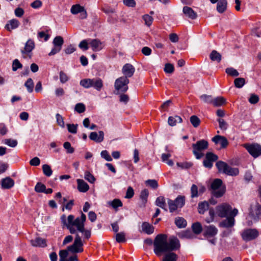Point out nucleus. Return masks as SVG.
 Wrapping results in <instances>:
<instances>
[{"instance_id": "f257e3e1", "label": "nucleus", "mask_w": 261, "mask_h": 261, "mask_svg": "<svg viewBox=\"0 0 261 261\" xmlns=\"http://www.w3.org/2000/svg\"><path fill=\"white\" fill-rule=\"evenodd\" d=\"M62 223L66 226L67 228L72 234L75 233L73 244L68 246V250L73 253L82 252L83 251V243L77 231L83 234L84 238L89 239L91 237V230L85 228V222L86 220V215L82 213L80 217L74 219L73 215H70L66 220V216L63 215L61 217Z\"/></svg>"}, {"instance_id": "f03ea898", "label": "nucleus", "mask_w": 261, "mask_h": 261, "mask_svg": "<svg viewBox=\"0 0 261 261\" xmlns=\"http://www.w3.org/2000/svg\"><path fill=\"white\" fill-rule=\"evenodd\" d=\"M153 246L154 252L158 256L164 254L162 261H177L178 256L173 251L179 249L180 245L176 237L168 239L166 234H158L154 239Z\"/></svg>"}, {"instance_id": "7ed1b4c3", "label": "nucleus", "mask_w": 261, "mask_h": 261, "mask_svg": "<svg viewBox=\"0 0 261 261\" xmlns=\"http://www.w3.org/2000/svg\"><path fill=\"white\" fill-rule=\"evenodd\" d=\"M208 143L205 140H200L196 143L192 144L193 153L197 159H200L203 156V151L207 149Z\"/></svg>"}, {"instance_id": "20e7f679", "label": "nucleus", "mask_w": 261, "mask_h": 261, "mask_svg": "<svg viewBox=\"0 0 261 261\" xmlns=\"http://www.w3.org/2000/svg\"><path fill=\"white\" fill-rule=\"evenodd\" d=\"M216 165L219 172H222L230 176H236L239 174V171L238 168H232L224 162L219 161Z\"/></svg>"}, {"instance_id": "39448f33", "label": "nucleus", "mask_w": 261, "mask_h": 261, "mask_svg": "<svg viewBox=\"0 0 261 261\" xmlns=\"http://www.w3.org/2000/svg\"><path fill=\"white\" fill-rule=\"evenodd\" d=\"M222 181L220 179H216L211 184V188L213 190V195L217 197H221L225 192V188H221Z\"/></svg>"}, {"instance_id": "423d86ee", "label": "nucleus", "mask_w": 261, "mask_h": 261, "mask_svg": "<svg viewBox=\"0 0 261 261\" xmlns=\"http://www.w3.org/2000/svg\"><path fill=\"white\" fill-rule=\"evenodd\" d=\"M129 80L121 76L117 79L115 82V88L119 92H125L128 90Z\"/></svg>"}, {"instance_id": "0eeeda50", "label": "nucleus", "mask_w": 261, "mask_h": 261, "mask_svg": "<svg viewBox=\"0 0 261 261\" xmlns=\"http://www.w3.org/2000/svg\"><path fill=\"white\" fill-rule=\"evenodd\" d=\"M64 43V40L62 37L60 36H56L53 40V44L54 47L50 52L48 54V56H51L59 53L62 49V45Z\"/></svg>"}, {"instance_id": "6e6552de", "label": "nucleus", "mask_w": 261, "mask_h": 261, "mask_svg": "<svg viewBox=\"0 0 261 261\" xmlns=\"http://www.w3.org/2000/svg\"><path fill=\"white\" fill-rule=\"evenodd\" d=\"M232 211L231 206L226 203L222 204L216 207V213L221 218L226 217L228 215L230 216Z\"/></svg>"}, {"instance_id": "1a4fd4ad", "label": "nucleus", "mask_w": 261, "mask_h": 261, "mask_svg": "<svg viewBox=\"0 0 261 261\" xmlns=\"http://www.w3.org/2000/svg\"><path fill=\"white\" fill-rule=\"evenodd\" d=\"M244 147L254 158L261 155V146L258 144H245Z\"/></svg>"}, {"instance_id": "9d476101", "label": "nucleus", "mask_w": 261, "mask_h": 261, "mask_svg": "<svg viewBox=\"0 0 261 261\" xmlns=\"http://www.w3.org/2000/svg\"><path fill=\"white\" fill-rule=\"evenodd\" d=\"M238 213V210L237 208H234L232 211L231 212L230 216L221 222L220 224V226L226 228L232 227L234 224L235 221L234 217L237 215Z\"/></svg>"}, {"instance_id": "9b49d317", "label": "nucleus", "mask_w": 261, "mask_h": 261, "mask_svg": "<svg viewBox=\"0 0 261 261\" xmlns=\"http://www.w3.org/2000/svg\"><path fill=\"white\" fill-rule=\"evenodd\" d=\"M258 236V232L255 229H247L242 233L243 239L245 241H249L255 239Z\"/></svg>"}, {"instance_id": "f8f14e48", "label": "nucleus", "mask_w": 261, "mask_h": 261, "mask_svg": "<svg viewBox=\"0 0 261 261\" xmlns=\"http://www.w3.org/2000/svg\"><path fill=\"white\" fill-rule=\"evenodd\" d=\"M218 156L211 152H207L205 155V159L203 161V166L208 168H211L213 163L218 160Z\"/></svg>"}, {"instance_id": "ddd939ff", "label": "nucleus", "mask_w": 261, "mask_h": 261, "mask_svg": "<svg viewBox=\"0 0 261 261\" xmlns=\"http://www.w3.org/2000/svg\"><path fill=\"white\" fill-rule=\"evenodd\" d=\"M261 215V205L257 203L252 207L249 213V217L254 221H257Z\"/></svg>"}, {"instance_id": "4468645a", "label": "nucleus", "mask_w": 261, "mask_h": 261, "mask_svg": "<svg viewBox=\"0 0 261 261\" xmlns=\"http://www.w3.org/2000/svg\"><path fill=\"white\" fill-rule=\"evenodd\" d=\"M135 71V68L130 64H125L122 69V72L124 75V76L123 77H126L127 79L132 77Z\"/></svg>"}, {"instance_id": "2eb2a0df", "label": "nucleus", "mask_w": 261, "mask_h": 261, "mask_svg": "<svg viewBox=\"0 0 261 261\" xmlns=\"http://www.w3.org/2000/svg\"><path fill=\"white\" fill-rule=\"evenodd\" d=\"M31 245L35 247H45L47 246L45 239L40 237H36L30 241Z\"/></svg>"}, {"instance_id": "dca6fc26", "label": "nucleus", "mask_w": 261, "mask_h": 261, "mask_svg": "<svg viewBox=\"0 0 261 261\" xmlns=\"http://www.w3.org/2000/svg\"><path fill=\"white\" fill-rule=\"evenodd\" d=\"M218 233L217 228L214 225L205 226L204 227V235L207 238L213 237Z\"/></svg>"}, {"instance_id": "f3484780", "label": "nucleus", "mask_w": 261, "mask_h": 261, "mask_svg": "<svg viewBox=\"0 0 261 261\" xmlns=\"http://www.w3.org/2000/svg\"><path fill=\"white\" fill-rule=\"evenodd\" d=\"M212 141L216 144H220L221 147L224 148H226L228 145V141L227 139L223 136L217 135L213 138Z\"/></svg>"}, {"instance_id": "a211bd4d", "label": "nucleus", "mask_w": 261, "mask_h": 261, "mask_svg": "<svg viewBox=\"0 0 261 261\" xmlns=\"http://www.w3.org/2000/svg\"><path fill=\"white\" fill-rule=\"evenodd\" d=\"M89 138L91 140L100 143L103 140L104 133L102 131H99L98 133L91 132L89 135Z\"/></svg>"}, {"instance_id": "6ab92c4d", "label": "nucleus", "mask_w": 261, "mask_h": 261, "mask_svg": "<svg viewBox=\"0 0 261 261\" xmlns=\"http://www.w3.org/2000/svg\"><path fill=\"white\" fill-rule=\"evenodd\" d=\"M14 185V181L10 177H7L1 180V187L3 189H9Z\"/></svg>"}, {"instance_id": "aec40b11", "label": "nucleus", "mask_w": 261, "mask_h": 261, "mask_svg": "<svg viewBox=\"0 0 261 261\" xmlns=\"http://www.w3.org/2000/svg\"><path fill=\"white\" fill-rule=\"evenodd\" d=\"M182 12L184 14L191 19H195L197 18V13L190 7L185 6L183 8Z\"/></svg>"}, {"instance_id": "412c9836", "label": "nucleus", "mask_w": 261, "mask_h": 261, "mask_svg": "<svg viewBox=\"0 0 261 261\" xmlns=\"http://www.w3.org/2000/svg\"><path fill=\"white\" fill-rule=\"evenodd\" d=\"M35 47V43L33 40L29 39L25 43L24 49L21 50V53L23 55L27 54L32 51Z\"/></svg>"}, {"instance_id": "4be33fe9", "label": "nucleus", "mask_w": 261, "mask_h": 261, "mask_svg": "<svg viewBox=\"0 0 261 261\" xmlns=\"http://www.w3.org/2000/svg\"><path fill=\"white\" fill-rule=\"evenodd\" d=\"M77 189L81 192H86L89 189V186L83 179H77Z\"/></svg>"}, {"instance_id": "5701e85b", "label": "nucleus", "mask_w": 261, "mask_h": 261, "mask_svg": "<svg viewBox=\"0 0 261 261\" xmlns=\"http://www.w3.org/2000/svg\"><path fill=\"white\" fill-rule=\"evenodd\" d=\"M20 23L19 21L16 19H13L9 20L5 25V28L8 31H11L13 29H15L18 27Z\"/></svg>"}, {"instance_id": "b1692460", "label": "nucleus", "mask_w": 261, "mask_h": 261, "mask_svg": "<svg viewBox=\"0 0 261 261\" xmlns=\"http://www.w3.org/2000/svg\"><path fill=\"white\" fill-rule=\"evenodd\" d=\"M103 87V82L100 78L91 79V87L94 88L97 91H100Z\"/></svg>"}, {"instance_id": "393cba45", "label": "nucleus", "mask_w": 261, "mask_h": 261, "mask_svg": "<svg viewBox=\"0 0 261 261\" xmlns=\"http://www.w3.org/2000/svg\"><path fill=\"white\" fill-rule=\"evenodd\" d=\"M89 44L94 51H99L102 48L101 42L97 39L91 40Z\"/></svg>"}, {"instance_id": "a878e982", "label": "nucleus", "mask_w": 261, "mask_h": 261, "mask_svg": "<svg viewBox=\"0 0 261 261\" xmlns=\"http://www.w3.org/2000/svg\"><path fill=\"white\" fill-rule=\"evenodd\" d=\"M182 122L181 118L177 115L170 116L168 118V122L169 125L173 126L176 125L177 123H180Z\"/></svg>"}, {"instance_id": "bb28decb", "label": "nucleus", "mask_w": 261, "mask_h": 261, "mask_svg": "<svg viewBox=\"0 0 261 261\" xmlns=\"http://www.w3.org/2000/svg\"><path fill=\"white\" fill-rule=\"evenodd\" d=\"M142 231L148 234H150L154 231V227L148 222H145L142 224Z\"/></svg>"}, {"instance_id": "cd10ccee", "label": "nucleus", "mask_w": 261, "mask_h": 261, "mask_svg": "<svg viewBox=\"0 0 261 261\" xmlns=\"http://www.w3.org/2000/svg\"><path fill=\"white\" fill-rule=\"evenodd\" d=\"M226 0H219L217 5V10L220 13H223L227 8Z\"/></svg>"}, {"instance_id": "c85d7f7f", "label": "nucleus", "mask_w": 261, "mask_h": 261, "mask_svg": "<svg viewBox=\"0 0 261 261\" xmlns=\"http://www.w3.org/2000/svg\"><path fill=\"white\" fill-rule=\"evenodd\" d=\"M155 204L164 210L165 211H167L166 207V204L165 201V198L163 196H160L158 197L155 200Z\"/></svg>"}, {"instance_id": "c756f323", "label": "nucleus", "mask_w": 261, "mask_h": 261, "mask_svg": "<svg viewBox=\"0 0 261 261\" xmlns=\"http://www.w3.org/2000/svg\"><path fill=\"white\" fill-rule=\"evenodd\" d=\"M210 58L213 61L219 63L221 60V55L217 51L213 50L210 55Z\"/></svg>"}, {"instance_id": "7c9ffc66", "label": "nucleus", "mask_w": 261, "mask_h": 261, "mask_svg": "<svg viewBox=\"0 0 261 261\" xmlns=\"http://www.w3.org/2000/svg\"><path fill=\"white\" fill-rule=\"evenodd\" d=\"M226 99L223 97H217L213 98L212 105L215 107H219L225 103Z\"/></svg>"}, {"instance_id": "2f4dec72", "label": "nucleus", "mask_w": 261, "mask_h": 261, "mask_svg": "<svg viewBox=\"0 0 261 261\" xmlns=\"http://www.w3.org/2000/svg\"><path fill=\"white\" fill-rule=\"evenodd\" d=\"M84 8L79 4L74 5L71 7L70 11L72 14H77L84 11Z\"/></svg>"}, {"instance_id": "473e14b6", "label": "nucleus", "mask_w": 261, "mask_h": 261, "mask_svg": "<svg viewBox=\"0 0 261 261\" xmlns=\"http://www.w3.org/2000/svg\"><path fill=\"white\" fill-rule=\"evenodd\" d=\"M193 231L195 234H199L202 230V227L201 224L199 222H196L193 224L192 226Z\"/></svg>"}, {"instance_id": "72a5a7b5", "label": "nucleus", "mask_w": 261, "mask_h": 261, "mask_svg": "<svg viewBox=\"0 0 261 261\" xmlns=\"http://www.w3.org/2000/svg\"><path fill=\"white\" fill-rule=\"evenodd\" d=\"M25 87L27 88L28 91L29 93H31L33 91L34 84L33 80L31 78H29L27 80L24 84Z\"/></svg>"}, {"instance_id": "f704fd0d", "label": "nucleus", "mask_w": 261, "mask_h": 261, "mask_svg": "<svg viewBox=\"0 0 261 261\" xmlns=\"http://www.w3.org/2000/svg\"><path fill=\"white\" fill-rule=\"evenodd\" d=\"M208 208V203L206 201L202 202L198 204V212L200 214H203Z\"/></svg>"}, {"instance_id": "c9c22d12", "label": "nucleus", "mask_w": 261, "mask_h": 261, "mask_svg": "<svg viewBox=\"0 0 261 261\" xmlns=\"http://www.w3.org/2000/svg\"><path fill=\"white\" fill-rule=\"evenodd\" d=\"M42 170L44 174L47 177L52 175L53 171L50 166L47 164H44L42 166Z\"/></svg>"}, {"instance_id": "e433bc0d", "label": "nucleus", "mask_w": 261, "mask_h": 261, "mask_svg": "<svg viewBox=\"0 0 261 261\" xmlns=\"http://www.w3.org/2000/svg\"><path fill=\"white\" fill-rule=\"evenodd\" d=\"M175 223L176 226L179 228H182L186 227L187 225L186 221L181 217L176 218Z\"/></svg>"}, {"instance_id": "4c0bfd02", "label": "nucleus", "mask_w": 261, "mask_h": 261, "mask_svg": "<svg viewBox=\"0 0 261 261\" xmlns=\"http://www.w3.org/2000/svg\"><path fill=\"white\" fill-rule=\"evenodd\" d=\"M245 84V80L242 77H238L234 80V84L238 88H242Z\"/></svg>"}, {"instance_id": "58836bf2", "label": "nucleus", "mask_w": 261, "mask_h": 261, "mask_svg": "<svg viewBox=\"0 0 261 261\" xmlns=\"http://www.w3.org/2000/svg\"><path fill=\"white\" fill-rule=\"evenodd\" d=\"M80 85L85 88H90L91 87V79H85L80 81Z\"/></svg>"}, {"instance_id": "ea45409f", "label": "nucleus", "mask_w": 261, "mask_h": 261, "mask_svg": "<svg viewBox=\"0 0 261 261\" xmlns=\"http://www.w3.org/2000/svg\"><path fill=\"white\" fill-rule=\"evenodd\" d=\"M84 178L86 180L91 184H93L95 181L94 176L88 171H85Z\"/></svg>"}, {"instance_id": "a19ab883", "label": "nucleus", "mask_w": 261, "mask_h": 261, "mask_svg": "<svg viewBox=\"0 0 261 261\" xmlns=\"http://www.w3.org/2000/svg\"><path fill=\"white\" fill-rule=\"evenodd\" d=\"M190 122L194 127H198L200 123L199 118L195 115L192 116L190 118Z\"/></svg>"}, {"instance_id": "79ce46f5", "label": "nucleus", "mask_w": 261, "mask_h": 261, "mask_svg": "<svg viewBox=\"0 0 261 261\" xmlns=\"http://www.w3.org/2000/svg\"><path fill=\"white\" fill-rule=\"evenodd\" d=\"M148 194V191L146 189L142 190L141 192L140 197L142 200V202L144 205L146 203V202L147 201Z\"/></svg>"}, {"instance_id": "37998d69", "label": "nucleus", "mask_w": 261, "mask_h": 261, "mask_svg": "<svg viewBox=\"0 0 261 261\" xmlns=\"http://www.w3.org/2000/svg\"><path fill=\"white\" fill-rule=\"evenodd\" d=\"M226 73L231 76H238L239 75L238 71L232 67L227 68Z\"/></svg>"}, {"instance_id": "c03bdc74", "label": "nucleus", "mask_w": 261, "mask_h": 261, "mask_svg": "<svg viewBox=\"0 0 261 261\" xmlns=\"http://www.w3.org/2000/svg\"><path fill=\"white\" fill-rule=\"evenodd\" d=\"M168 204L169 205V211L171 213L175 211L177 208H178L174 200L168 199Z\"/></svg>"}, {"instance_id": "a18cd8bd", "label": "nucleus", "mask_w": 261, "mask_h": 261, "mask_svg": "<svg viewBox=\"0 0 261 261\" xmlns=\"http://www.w3.org/2000/svg\"><path fill=\"white\" fill-rule=\"evenodd\" d=\"M46 186L41 183L38 182L35 187V190L38 193H44L45 191Z\"/></svg>"}, {"instance_id": "49530a36", "label": "nucleus", "mask_w": 261, "mask_h": 261, "mask_svg": "<svg viewBox=\"0 0 261 261\" xmlns=\"http://www.w3.org/2000/svg\"><path fill=\"white\" fill-rule=\"evenodd\" d=\"M109 204L114 208L122 206V202L118 199H115L113 201L109 202Z\"/></svg>"}, {"instance_id": "de8ad7c7", "label": "nucleus", "mask_w": 261, "mask_h": 261, "mask_svg": "<svg viewBox=\"0 0 261 261\" xmlns=\"http://www.w3.org/2000/svg\"><path fill=\"white\" fill-rule=\"evenodd\" d=\"M142 18L144 21H145V24L146 25L149 27L151 25L153 19L151 16L148 14H145L143 16Z\"/></svg>"}, {"instance_id": "09e8293b", "label": "nucleus", "mask_w": 261, "mask_h": 261, "mask_svg": "<svg viewBox=\"0 0 261 261\" xmlns=\"http://www.w3.org/2000/svg\"><path fill=\"white\" fill-rule=\"evenodd\" d=\"M146 184L147 186H150L153 189H156L158 187V184L155 179H148L145 181Z\"/></svg>"}, {"instance_id": "8fccbe9b", "label": "nucleus", "mask_w": 261, "mask_h": 261, "mask_svg": "<svg viewBox=\"0 0 261 261\" xmlns=\"http://www.w3.org/2000/svg\"><path fill=\"white\" fill-rule=\"evenodd\" d=\"M200 99L205 103L212 104L213 98L211 95L203 94L200 96Z\"/></svg>"}, {"instance_id": "3c124183", "label": "nucleus", "mask_w": 261, "mask_h": 261, "mask_svg": "<svg viewBox=\"0 0 261 261\" xmlns=\"http://www.w3.org/2000/svg\"><path fill=\"white\" fill-rule=\"evenodd\" d=\"M116 240L118 243H122L125 241V236L124 232L117 233L116 234Z\"/></svg>"}, {"instance_id": "603ef678", "label": "nucleus", "mask_w": 261, "mask_h": 261, "mask_svg": "<svg viewBox=\"0 0 261 261\" xmlns=\"http://www.w3.org/2000/svg\"><path fill=\"white\" fill-rule=\"evenodd\" d=\"M74 109L79 113H82L85 111L86 108L83 103H78L75 105Z\"/></svg>"}, {"instance_id": "864d4df0", "label": "nucleus", "mask_w": 261, "mask_h": 261, "mask_svg": "<svg viewBox=\"0 0 261 261\" xmlns=\"http://www.w3.org/2000/svg\"><path fill=\"white\" fill-rule=\"evenodd\" d=\"M178 207H181L185 204V199L182 196H178L174 200Z\"/></svg>"}, {"instance_id": "5fc2aeb1", "label": "nucleus", "mask_w": 261, "mask_h": 261, "mask_svg": "<svg viewBox=\"0 0 261 261\" xmlns=\"http://www.w3.org/2000/svg\"><path fill=\"white\" fill-rule=\"evenodd\" d=\"M60 80L61 83L64 84L69 80V77L64 72L61 71L59 73Z\"/></svg>"}, {"instance_id": "6e6d98bb", "label": "nucleus", "mask_w": 261, "mask_h": 261, "mask_svg": "<svg viewBox=\"0 0 261 261\" xmlns=\"http://www.w3.org/2000/svg\"><path fill=\"white\" fill-rule=\"evenodd\" d=\"M4 143L11 147H15L17 145V141L16 140L7 139L5 140Z\"/></svg>"}, {"instance_id": "4d7b16f0", "label": "nucleus", "mask_w": 261, "mask_h": 261, "mask_svg": "<svg viewBox=\"0 0 261 261\" xmlns=\"http://www.w3.org/2000/svg\"><path fill=\"white\" fill-rule=\"evenodd\" d=\"M191 197H197L198 196V189L196 185H193L191 188Z\"/></svg>"}, {"instance_id": "13d9d810", "label": "nucleus", "mask_w": 261, "mask_h": 261, "mask_svg": "<svg viewBox=\"0 0 261 261\" xmlns=\"http://www.w3.org/2000/svg\"><path fill=\"white\" fill-rule=\"evenodd\" d=\"M22 67V64L20 63L18 59H15L12 64V69L15 71L18 69L21 68Z\"/></svg>"}, {"instance_id": "bf43d9fd", "label": "nucleus", "mask_w": 261, "mask_h": 261, "mask_svg": "<svg viewBox=\"0 0 261 261\" xmlns=\"http://www.w3.org/2000/svg\"><path fill=\"white\" fill-rule=\"evenodd\" d=\"M56 118L58 124L62 127H64L65 124L63 117L59 114H57Z\"/></svg>"}, {"instance_id": "052dcab7", "label": "nucleus", "mask_w": 261, "mask_h": 261, "mask_svg": "<svg viewBox=\"0 0 261 261\" xmlns=\"http://www.w3.org/2000/svg\"><path fill=\"white\" fill-rule=\"evenodd\" d=\"M176 165L181 169H189L192 166V164L190 162L177 163Z\"/></svg>"}, {"instance_id": "680f3d73", "label": "nucleus", "mask_w": 261, "mask_h": 261, "mask_svg": "<svg viewBox=\"0 0 261 261\" xmlns=\"http://www.w3.org/2000/svg\"><path fill=\"white\" fill-rule=\"evenodd\" d=\"M68 254V251L66 250H62L59 252L60 261H66V258Z\"/></svg>"}, {"instance_id": "e2e57ef3", "label": "nucleus", "mask_w": 261, "mask_h": 261, "mask_svg": "<svg viewBox=\"0 0 261 261\" xmlns=\"http://www.w3.org/2000/svg\"><path fill=\"white\" fill-rule=\"evenodd\" d=\"M63 146L68 153H72L74 152V148L71 147V144L69 142H66L64 143Z\"/></svg>"}, {"instance_id": "0e129e2a", "label": "nucleus", "mask_w": 261, "mask_h": 261, "mask_svg": "<svg viewBox=\"0 0 261 261\" xmlns=\"http://www.w3.org/2000/svg\"><path fill=\"white\" fill-rule=\"evenodd\" d=\"M67 126L68 130L70 133H72V134L76 133L77 124L75 125L73 124H68L67 125Z\"/></svg>"}, {"instance_id": "69168bd1", "label": "nucleus", "mask_w": 261, "mask_h": 261, "mask_svg": "<svg viewBox=\"0 0 261 261\" xmlns=\"http://www.w3.org/2000/svg\"><path fill=\"white\" fill-rule=\"evenodd\" d=\"M219 122V127L222 130H226L227 128L228 124L223 119H219L218 120Z\"/></svg>"}, {"instance_id": "338daca9", "label": "nucleus", "mask_w": 261, "mask_h": 261, "mask_svg": "<svg viewBox=\"0 0 261 261\" xmlns=\"http://www.w3.org/2000/svg\"><path fill=\"white\" fill-rule=\"evenodd\" d=\"M164 71L166 73H171L174 71V66L171 64H166L165 66Z\"/></svg>"}, {"instance_id": "774afa93", "label": "nucleus", "mask_w": 261, "mask_h": 261, "mask_svg": "<svg viewBox=\"0 0 261 261\" xmlns=\"http://www.w3.org/2000/svg\"><path fill=\"white\" fill-rule=\"evenodd\" d=\"M249 101L251 104H255L259 101V97L257 95L252 94L249 98Z\"/></svg>"}]
</instances>
